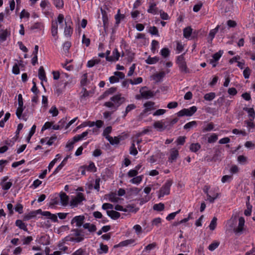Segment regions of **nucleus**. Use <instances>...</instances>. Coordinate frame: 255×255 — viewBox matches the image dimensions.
Instances as JSON below:
<instances>
[{
  "label": "nucleus",
  "mask_w": 255,
  "mask_h": 255,
  "mask_svg": "<svg viewBox=\"0 0 255 255\" xmlns=\"http://www.w3.org/2000/svg\"><path fill=\"white\" fill-rule=\"evenodd\" d=\"M142 82V78L141 77H138L134 79L133 80L130 79L129 82L132 85H136L141 83Z\"/></svg>",
  "instance_id": "obj_55"
},
{
  "label": "nucleus",
  "mask_w": 255,
  "mask_h": 255,
  "mask_svg": "<svg viewBox=\"0 0 255 255\" xmlns=\"http://www.w3.org/2000/svg\"><path fill=\"white\" fill-rule=\"evenodd\" d=\"M181 210H179L178 211L175 212H173V213H171L170 214H169L166 217V220H168V221H170L171 220H173L175 216L178 214L180 212Z\"/></svg>",
  "instance_id": "obj_59"
},
{
  "label": "nucleus",
  "mask_w": 255,
  "mask_h": 255,
  "mask_svg": "<svg viewBox=\"0 0 255 255\" xmlns=\"http://www.w3.org/2000/svg\"><path fill=\"white\" fill-rule=\"evenodd\" d=\"M90 39L86 38L85 34H83L82 37V43L85 44L87 47H88L90 44Z\"/></svg>",
  "instance_id": "obj_62"
},
{
  "label": "nucleus",
  "mask_w": 255,
  "mask_h": 255,
  "mask_svg": "<svg viewBox=\"0 0 255 255\" xmlns=\"http://www.w3.org/2000/svg\"><path fill=\"white\" fill-rule=\"evenodd\" d=\"M106 138L112 145L118 144L120 142L119 138L116 136L114 137V138H113V137L111 136H106Z\"/></svg>",
  "instance_id": "obj_24"
},
{
  "label": "nucleus",
  "mask_w": 255,
  "mask_h": 255,
  "mask_svg": "<svg viewBox=\"0 0 255 255\" xmlns=\"http://www.w3.org/2000/svg\"><path fill=\"white\" fill-rule=\"evenodd\" d=\"M219 28V26L218 25L215 28L213 29L210 30L209 34V37L211 38V41H212L213 38H214L216 34L218 31Z\"/></svg>",
  "instance_id": "obj_40"
},
{
  "label": "nucleus",
  "mask_w": 255,
  "mask_h": 255,
  "mask_svg": "<svg viewBox=\"0 0 255 255\" xmlns=\"http://www.w3.org/2000/svg\"><path fill=\"white\" fill-rule=\"evenodd\" d=\"M85 167L89 171L95 172L97 171V168L93 162H91L88 166H82L80 168H84Z\"/></svg>",
  "instance_id": "obj_30"
},
{
  "label": "nucleus",
  "mask_w": 255,
  "mask_h": 255,
  "mask_svg": "<svg viewBox=\"0 0 255 255\" xmlns=\"http://www.w3.org/2000/svg\"><path fill=\"white\" fill-rule=\"evenodd\" d=\"M117 91V88L111 87L106 90L102 95L99 97V100H101L105 99L106 97L110 95H112Z\"/></svg>",
  "instance_id": "obj_11"
},
{
  "label": "nucleus",
  "mask_w": 255,
  "mask_h": 255,
  "mask_svg": "<svg viewBox=\"0 0 255 255\" xmlns=\"http://www.w3.org/2000/svg\"><path fill=\"white\" fill-rule=\"evenodd\" d=\"M49 113L52 114L53 117H56L58 115L59 112L55 106H52L49 110Z\"/></svg>",
  "instance_id": "obj_58"
},
{
  "label": "nucleus",
  "mask_w": 255,
  "mask_h": 255,
  "mask_svg": "<svg viewBox=\"0 0 255 255\" xmlns=\"http://www.w3.org/2000/svg\"><path fill=\"white\" fill-rule=\"evenodd\" d=\"M135 242L134 239H129L120 242L119 244L116 245L114 246V248H117L120 247H125L129 245L132 244Z\"/></svg>",
  "instance_id": "obj_15"
},
{
  "label": "nucleus",
  "mask_w": 255,
  "mask_h": 255,
  "mask_svg": "<svg viewBox=\"0 0 255 255\" xmlns=\"http://www.w3.org/2000/svg\"><path fill=\"white\" fill-rule=\"evenodd\" d=\"M245 225V219L243 217H241L239 219V225L238 226L234 229V233L238 235H240L242 234L244 226Z\"/></svg>",
  "instance_id": "obj_6"
},
{
  "label": "nucleus",
  "mask_w": 255,
  "mask_h": 255,
  "mask_svg": "<svg viewBox=\"0 0 255 255\" xmlns=\"http://www.w3.org/2000/svg\"><path fill=\"white\" fill-rule=\"evenodd\" d=\"M23 110L24 109H23V106L19 107L18 106V107L17 108L16 111V115L18 119H20V118L21 117Z\"/></svg>",
  "instance_id": "obj_60"
},
{
  "label": "nucleus",
  "mask_w": 255,
  "mask_h": 255,
  "mask_svg": "<svg viewBox=\"0 0 255 255\" xmlns=\"http://www.w3.org/2000/svg\"><path fill=\"white\" fill-rule=\"evenodd\" d=\"M71 157L70 155H67L66 157L64 158L62 162L57 167V168L53 171L52 175H55L57 174L62 168V167L66 164L67 163L68 159Z\"/></svg>",
  "instance_id": "obj_12"
},
{
  "label": "nucleus",
  "mask_w": 255,
  "mask_h": 255,
  "mask_svg": "<svg viewBox=\"0 0 255 255\" xmlns=\"http://www.w3.org/2000/svg\"><path fill=\"white\" fill-rule=\"evenodd\" d=\"M153 126L155 128L159 129L160 131L164 130L167 127L166 122L162 123L160 121H157L154 122Z\"/></svg>",
  "instance_id": "obj_13"
},
{
  "label": "nucleus",
  "mask_w": 255,
  "mask_h": 255,
  "mask_svg": "<svg viewBox=\"0 0 255 255\" xmlns=\"http://www.w3.org/2000/svg\"><path fill=\"white\" fill-rule=\"evenodd\" d=\"M71 232L73 233L72 235L75 236V237H76V238L82 237L83 238V240L84 239L85 235H81V234L80 233L81 231L80 230H79L78 229H72L71 230Z\"/></svg>",
  "instance_id": "obj_38"
},
{
  "label": "nucleus",
  "mask_w": 255,
  "mask_h": 255,
  "mask_svg": "<svg viewBox=\"0 0 255 255\" xmlns=\"http://www.w3.org/2000/svg\"><path fill=\"white\" fill-rule=\"evenodd\" d=\"M217 135L215 133H213L208 137V142L209 143H214L216 142L217 140Z\"/></svg>",
  "instance_id": "obj_51"
},
{
  "label": "nucleus",
  "mask_w": 255,
  "mask_h": 255,
  "mask_svg": "<svg viewBox=\"0 0 255 255\" xmlns=\"http://www.w3.org/2000/svg\"><path fill=\"white\" fill-rule=\"evenodd\" d=\"M178 156V150L177 149H175V148L171 149L170 151V155L168 158V161H169L171 163H172L173 161L176 160Z\"/></svg>",
  "instance_id": "obj_9"
},
{
  "label": "nucleus",
  "mask_w": 255,
  "mask_h": 255,
  "mask_svg": "<svg viewBox=\"0 0 255 255\" xmlns=\"http://www.w3.org/2000/svg\"><path fill=\"white\" fill-rule=\"evenodd\" d=\"M159 60V57L155 56L151 57L149 56L147 59L145 60V62L148 64H153L156 63Z\"/></svg>",
  "instance_id": "obj_28"
},
{
  "label": "nucleus",
  "mask_w": 255,
  "mask_h": 255,
  "mask_svg": "<svg viewBox=\"0 0 255 255\" xmlns=\"http://www.w3.org/2000/svg\"><path fill=\"white\" fill-rule=\"evenodd\" d=\"M138 174V172L136 171V170L135 169H132L130 170L128 173V175L129 177H134L136 176Z\"/></svg>",
  "instance_id": "obj_64"
},
{
  "label": "nucleus",
  "mask_w": 255,
  "mask_h": 255,
  "mask_svg": "<svg viewBox=\"0 0 255 255\" xmlns=\"http://www.w3.org/2000/svg\"><path fill=\"white\" fill-rule=\"evenodd\" d=\"M65 123V120L64 119H63L61 121H60L59 122V123L61 125H53V126H52V129H55V130H58V129H61L64 127Z\"/></svg>",
  "instance_id": "obj_33"
},
{
  "label": "nucleus",
  "mask_w": 255,
  "mask_h": 255,
  "mask_svg": "<svg viewBox=\"0 0 255 255\" xmlns=\"http://www.w3.org/2000/svg\"><path fill=\"white\" fill-rule=\"evenodd\" d=\"M172 183V181L171 179H168L166 181L159 191L158 196L159 198L163 197L165 195H167L170 194V187Z\"/></svg>",
  "instance_id": "obj_3"
},
{
  "label": "nucleus",
  "mask_w": 255,
  "mask_h": 255,
  "mask_svg": "<svg viewBox=\"0 0 255 255\" xmlns=\"http://www.w3.org/2000/svg\"><path fill=\"white\" fill-rule=\"evenodd\" d=\"M36 216L35 213L34 212V211H31L29 212L27 215H25L23 219L25 221H28L32 218H33Z\"/></svg>",
  "instance_id": "obj_42"
},
{
  "label": "nucleus",
  "mask_w": 255,
  "mask_h": 255,
  "mask_svg": "<svg viewBox=\"0 0 255 255\" xmlns=\"http://www.w3.org/2000/svg\"><path fill=\"white\" fill-rule=\"evenodd\" d=\"M43 216L47 217L49 219H51L53 222H58L57 216L56 214H52L49 211H44Z\"/></svg>",
  "instance_id": "obj_16"
},
{
  "label": "nucleus",
  "mask_w": 255,
  "mask_h": 255,
  "mask_svg": "<svg viewBox=\"0 0 255 255\" xmlns=\"http://www.w3.org/2000/svg\"><path fill=\"white\" fill-rule=\"evenodd\" d=\"M217 219L215 217H214L212 219V220L209 225V227L211 230L213 231L215 229L216 226H217Z\"/></svg>",
  "instance_id": "obj_41"
},
{
  "label": "nucleus",
  "mask_w": 255,
  "mask_h": 255,
  "mask_svg": "<svg viewBox=\"0 0 255 255\" xmlns=\"http://www.w3.org/2000/svg\"><path fill=\"white\" fill-rule=\"evenodd\" d=\"M251 70L248 67H246L243 71V75L245 79H248L251 75Z\"/></svg>",
  "instance_id": "obj_56"
},
{
  "label": "nucleus",
  "mask_w": 255,
  "mask_h": 255,
  "mask_svg": "<svg viewBox=\"0 0 255 255\" xmlns=\"http://www.w3.org/2000/svg\"><path fill=\"white\" fill-rule=\"evenodd\" d=\"M159 42L157 40H153L152 41L151 50L153 53H155L156 49V46H157Z\"/></svg>",
  "instance_id": "obj_57"
},
{
  "label": "nucleus",
  "mask_w": 255,
  "mask_h": 255,
  "mask_svg": "<svg viewBox=\"0 0 255 255\" xmlns=\"http://www.w3.org/2000/svg\"><path fill=\"white\" fill-rule=\"evenodd\" d=\"M186 137L185 136H179L176 142L177 145H183L185 142Z\"/></svg>",
  "instance_id": "obj_52"
},
{
  "label": "nucleus",
  "mask_w": 255,
  "mask_h": 255,
  "mask_svg": "<svg viewBox=\"0 0 255 255\" xmlns=\"http://www.w3.org/2000/svg\"><path fill=\"white\" fill-rule=\"evenodd\" d=\"M243 110L248 112L250 119H254L255 117V112L254 109L253 108H248L245 107L243 108Z\"/></svg>",
  "instance_id": "obj_27"
},
{
  "label": "nucleus",
  "mask_w": 255,
  "mask_h": 255,
  "mask_svg": "<svg viewBox=\"0 0 255 255\" xmlns=\"http://www.w3.org/2000/svg\"><path fill=\"white\" fill-rule=\"evenodd\" d=\"M83 227L84 229H88L90 232H94L97 230L96 226L95 225L89 223L83 224Z\"/></svg>",
  "instance_id": "obj_18"
},
{
  "label": "nucleus",
  "mask_w": 255,
  "mask_h": 255,
  "mask_svg": "<svg viewBox=\"0 0 255 255\" xmlns=\"http://www.w3.org/2000/svg\"><path fill=\"white\" fill-rule=\"evenodd\" d=\"M119 198L117 197L115 193H111L109 194V200L112 202H118Z\"/></svg>",
  "instance_id": "obj_45"
},
{
  "label": "nucleus",
  "mask_w": 255,
  "mask_h": 255,
  "mask_svg": "<svg viewBox=\"0 0 255 255\" xmlns=\"http://www.w3.org/2000/svg\"><path fill=\"white\" fill-rule=\"evenodd\" d=\"M10 116V114L9 113H6L5 114L4 118L0 121V127H1V128L4 127L5 122H6L9 119Z\"/></svg>",
  "instance_id": "obj_44"
},
{
  "label": "nucleus",
  "mask_w": 255,
  "mask_h": 255,
  "mask_svg": "<svg viewBox=\"0 0 255 255\" xmlns=\"http://www.w3.org/2000/svg\"><path fill=\"white\" fill-rule=\"evenodd\" d=\"M15 225L19 229L23 230L25 231L28 232V230L26 224L20 220H17L15 222Z\"/></svg>",
  "instance_id": "obj_23"
},
{
  "label": "nucleus",
  "mask_w": 255,
  "mask_h": 255,
  "mask_svg": "<svg viewBox=\"0 0 255 255\" xmlns=\"http://www.w3.org/2000/svg\"><path fill=\"white\" fill-rule=\"evenodd\" d=\"M87 77H88V76H87V73L84 74L82 76V79H81V81H80V83H81V86H85L86 85L87 81Z\"/></svg>",
  "instance_id": "obj_63"
},
{
  "label": "nucleus",
  "mask_w": 255,
  "mask_h": 255,
  "mask_svg": "<svg viewBox=\"0 0 255 255\" xmlns=\"http://www.w3.org/2000/svg\"><path fill=\"white\" fill-rule=\"evenodd\" d=\"M51 33L54 37L56 36L58 33V25L57 22L56 21L52 22Z\"/></svg>",
  "instance_id": "obj_20"
},
{
  "label": "nucleus",
  "mask_w": 255,
  "mask_h": 255,
  "mask_svg": "<svg viewBox=\"0 0 255 255\" xmlns=\"http://www.w3.org/2000/svg\"><path fill=\"white\" fill-rule=\"evenodd\" d=\"M156 245H156V243H153L152 244H150L145 247L144 251H150L151 250L155 248L156 247Z\"/></svg>",
  "instance_id": "obj_61"
},
{
  "label": "nucleus",
  "mask_w": 255,
  "mask_h": 255,
  "mask_svg": "<svg viewBox=\"0 0 255 255\" xmlns=\"http://www.w3.org/2000/svg\"><path fill=\"white\" fill-rule=\"evenodd\" d=\"M215 93L214 92H211L209 93L206 94L204 96V98L206 101H211L213 100L215 98Z\"/></svg>",
  "instance_id": "obj_32"
},
{
  "label": "nucleus",
  "mask_w": 255,
  "mask_h": 255,
  "mask_svg": "<svg viewBox=\"0 0 255 255\" xmlns=\"http://www.w3.org/2000/svg\"><path fill=\"white\" fill-rule=\"evenodd\" d=\"M161 55L164 58L169 56L170 54V50L167 48H163L161 50Z\"/></svg>",
  "instance_id": "obj_48"
},
{
  "label": "nucleus",
  "mask_w": 255,
  "mask_h": 255,
  "mask_svg": "<svg viewBox=\"0 0 255 255\" xmlns=\"http://www.w3.org/2000/svg\"><path fill=\"white\" fill-rule=\"evenodd\" d=\"M100 62V59H92L88 61L87 66L89 68H91L96 64L99 63Z\"/></svg>",
  "instance_id": "obj_39"
},
{
  "label": "nucleus",
  "mask_w": 255,
  "mask_h": 255,
  "mask_svg": "<svg viewBox=\"0 0 255 255\" xmlns=\"http://www.w3.org/2000/svg\"><path fill=\"white\" fill-rule=\"evenodd\" d=\"M149 32L152 35H155L159 36L158 30L156 27L153 26L150 27L149 29Z\"/></svg>",
  "instance_id": "obj_46"
},
{
  "label": "nucleus",
  "mask_w": 255,
  "mask_h": 255,
  "mask_svg": "<svg viewBox=\"0 0 255 255\" xmlns=\"http://www.w3.org/2000/svg\"><path fill=\"white\" fill-rule=\"evenodd\" d=\"M156 4L154 3H151L147 10V12L149 13L155 14L157 12V9L155 7Z\"/></svg>",
  "instance_id": "obj_37"
},
{
  "label": "nucleus",
  "mask_w": 255,
  "mask_h": 255,
  "mask_svg": "<svg viewBox=\"0 0 255 255\" xmlns=\"http://www.w3.org/2000/svg\"><path fill=\"white\" fill-rule=\"evenodd\" d=\"M143 175L133 177L130 180V182L133 184H138L142 181Z\"/></svg>",
  "instance_id": "obj_36"
},
{
  "label": "nucleus",
  "mask_w": 255,
  "mask_h": 255,
  "mask_svg": "<svg viewBox=\"0 0 255 255\" xmlns=\"http://www.w3.org/2000/svg\"><path fill=\"white\" fill-rule=\"evenodd\" d=\"M84 220L85 217L84 216H77L72 219L71 223L73 224L76 223V226L80 227L83 224Z\"/></svg>",
  "instance_id": "obj_7"
},
{
  "label": "nucleus",
  "mask_w": 255,
  "mask_h": 255,
  "mask_svg": "<svg viewBox=\"0 0 255 255\" xmlns=\"http://www.w3.org/2000/svg\"><path fill=\"white\" fill-rule=\"evenodd\" d=\"M86 200L83 193H78L76 196L73 198L70 202V205L72 207H77L79 204H81L82 201Z\"/></svg>",
  "instance_id": "obj_4"
},
{
  "label": "nucleus",
  "mask_w": 255,
  "mask_h": 255,
  "mask_svg": "<svg viewBox=\"0 0 255 255\" xmlns=\"http://www.w3.org/2000/svg\"><path fill=\"white\" fill-rule=\"evenodd\" d=\"M223 53V51L222 50H220L219 52H216V53L213 55V59L218 61L220 58V57L222 56Z\"/></svg>",
  "instance_id": "obj_53"
},
{
  "label": "nucleus",
  "mask_w": 255,
  "mask_h": 255,
  "mask_svg": "<svg viewBox=\"0 0 255 255\" xmlns=\"http://www.w3.org/2000/svg\"><path fill=\"white\" fill-rule=\"evenodd\" d=\"M154 105V103L151 102V101H148V102H146L144 104V107L145 108L143 111V113H145L147 112L148 111H150L151 109V108Z\"/></svg>",
  "instance_id": "obj_29"
},
{
  "label": "nucleus",
  "mask_w": 255,
  "mask_h": 255,
  "mask_svg": "<svg viewBox=\"0 0 255 255\" xmlns=\"http://www.w3.org/2000/svg\"><path fill=\"white\" fill-rule=\"evenodd\" d=\"M146 88V87H144L141 88V89L140 90V93L141 96L146 99L153 97L154 96L153 92L149 90H144V89Z\"/></svg>",
  "instance_id": "obj_8"
},
{
  "label": "nucleus",
  "mask_w": 255,
  "mask_h": 255,
  "mask_svg": "<svg viewBox=\"0 0 255 255\" xmlns=\"http://www.w3.org/2000/svg\"><path fill=\"white\" fill-rule=\"evenodd\" d=\"M254 119H250L249 120L245 121L244 122L247 125L249 130L255 128V124L253 122Z\"/></svg>",
  "instance_id": "obj_34"
},
{
  "label": "nucleus",
  "mask_w": 255,
  "mask_h": 255,
  "mask_svg": "<svg viewBox=\"0 0 255 255\" xmlns=\"http://www.w3.org/2000/svg\"><path fill=\"white\" fill-rule=\"evenodd\" d=\"M129 153L130 154L133 155H136L138 153L133 142L132 143L130 147Z\"/></svg>",
  "instance_id": "obj_50"
},
{
  "label": "nucleus",
  "mask_w": 255,
  "mask_h": 255,
  "mask_svg": "<svg viewBox=\"0 0 255 255\" xmlns=\"http://www.w3.org/2000/svg\"><path fill=\"white\" fill-rule=\"evenodd\" d=\"M107 215L112 219L116 220L120 217L121 214L119 212L114 210L107 211Z\"/></svg>",
  "instance_id": "obj_17"
},
{
  "label": "nucleus",
  "mask_w": 255,
  "mask_h": 255,
  "mask_svg": "<svg viewBox=\"0 0 255 255\" xmlns=\"http://www.w3.org/2000/svg\"><path fill=\"white\" fill-rule=\"evenodd\" d=\"M111 101L106 102L104 103V106L108 108H112L114 109V111L118 110V108L126 102V98L122 97L121 94L114 95L110 98Z\"/></svg>",
  "instance_id": "obj_1"
},
{
  "label": "nucleus",
  "mask_w": 255,
  "mask_h": 255,
  "mask_svg": "<svg viewBox=\"0 0 255 255\" xmlns=\"http://www.w3.org/2000/svg\"><path fill=\"white\" fill-rule=\"evenodd\" d=\"M184 54H181L177 56L176 63L178 65L179 70L182 73H189L190 70L187 67L186 62L184 57Z\"/></svg>",
  "instance_id": "obj_2"
},
{
  "label": "nucleus",
  "mask_w": 255,
  "mask_h": 255,
  "mask_svg": "<svg viewBox=\"0 0 255 255\" xmlns=\"http://www.w3.org/2000/svg\"><path fill=\"white\" fill-rule=\"evenodd\" d=\"M115 19L116 21V24H118L120 23L121 19L125 17L124 14H120V10L118 9L117 14L115 15Z\"/></svg>",
  "instance_id": "obj_43"
},
{
  "label": "nucleus",
  "mask_w": 255,
  "mask_h": 255,
  "mask_svg": "<svg viewBox=\"0 0 255 255\" xmlns=\"http://www.w3.org/2000/svg\"><path fill=\"white\" fill-rule=\"evenodd\" d=\"M136 108V106L134 104H131L128 105L126 108L125 111L124 112L123 117L125 118L129 112L135 109Z\"/></svg>",
  "instance_id": "obj_22"
},
{
  "label": "nucleus",
  "mask_w": 255,
  "mask_h": 255,
  "mask_svg": "<svg viewBox=\"0 0 255 255\" xmlns=\"http://www.w3.org/2000/svg\"><path fill=\"white\" fill-rule=\"evenodd\" d=\"M201 145L199 143H193L191 144L190 145L189 149L192 152H196L201 148Z\"/></svg>",
  "instance_id": "obj_25"
},
{
  "label": "nucleus",
  "mask_w": 255,
  "mask_h": 255,
  "mask_svg": "<svg viewBox=\"0 0 255 255\" xmlns=\"http://www.w3.org/2000/svg\"><path fill=\"white\" fill-rule=\"evenodd\" d=\"M82 94L81 96V99H85L89 96L90 92L88 91L85 88H83L81 92Z\"/></svg>",
  "instance_id": "obj_54"
},
{
  "label": "nucleus",
  "mask_w": 255,
  "mask_h": 255,
  "mask_svg": "<svg viewBox=\"0 0 255 255\" xmlns=\"http://www.w3.org/2000/svg\"><path fill=\"white\" fill-rule=\"evenodd\" d=\"M164 209V205L162 203L154 204L153 206V209L157 211H163Z\"/></svg>",
  "instance_id": "obj_35"
},
{
  "label": "nucleus",
  "mask_w": 255,
  "mask_h": 255,
  "mask_svg": "<svg viewBox=\"0 0 255 255\" xmlns=\"http://www.w3.org/2000/svg\"><path fill=\"white\" fill-rule=\"evenodd\" d=\"M133 207H131L130 205L127 206L126 208H124L123 207L120 205H117L115 207V209L117 211H121L124 212H136L138 209L135 211L133 210Z\"/></svg>",
  "instance_id": "obj_10"
},
{
  "label": "nucleus",
  "mask_w": 255,
  "mask_h": 255,
  "mask_svg": "<svg viewBox=\"0 0 255 255\" xmlns=\"http://www.w3.org/2000/svg\"><path fill=\"white\" fill-rule=\"evenodd\" d=\"M54 4L57 8H62L64 6L63 0H53Z\"/></svg>",
  "instance_id": "obj_47"
},
{
  "label": "nucleus",
  "mask_w": 255,
  "mask_h": 255,
  "mask_svg": "<svg viewBox=\"0 0 255 255\" xmlns=\"http://www.w3.org/2000/svg\"><path fill=\"white\" fill-rule=\"evenodd\" d=\"M192 32V29L191 27L188 26L183 29V35L185 38L189 37Z\"/></svg>",
  "instance_id": "obj_31"
},
{
  "label": "nucleus",
  "mask_w": 255,
  "mask_h": 255,
  "mask_svg": "<svg viewBox=\"0 0 255 255\" xmlns=\"http://www.w3.org/2000/svg\"><path fill=\"white\" fill-rule=\"evenodd\" d=\"M38 77L41 81H46L45 72L42 66L40 67L38 70Z\"/></svg>",
  "instance_id": "obj_19"
},
{
  "label": "nucleus",
  "mask_w": 255,
  "mask_h": 255,
  "mask_svg": "<svg viewBox=\"0 0 255 255\" xmlns=\"http://www.w3.org/2000/svg\"><path fill=\"white\" fill-rule=\"evenodd\" d=\"M60 201L62 205L65 206L68 205L69 202V197L64 192H61L60 193Z\"/></svg>",
  "instance_id": "obj_14"
},
{
  "label": "nucleus",
  "mask_w": 255,
  "mask_h": 255,
  "mask_svg": "<svg viewBox=\"0 0 255 255\" xmlns=\"http://www.w3.org/2000/svg\"><path fill=\"white\" fill-rule=\"evenodd\" d=\"M219 242H214L209 246L208 249L211 251H213L219 246Z\"/></svg>",
  "instance_id": "obj_49"
},
{
  "label": "nucleus",
  "mask_w": 255,
  "mask_h": 255,
  "mask_svg": "<svg viewBox=\"0 0 255 255\" xmlns=\"http://www.w3.org/2000/svg\"><path fill=\"white\" fill-rule=\"evenodd\" d=\"M108 250L109 248L107 245L101 243L100 245V248L97 250V253L99 255H101L103 253H107L108 252Z\"/></svg>",
  "instance_id": "obj_21"
},
{
  "label": "nucleus",
  "mask_w": 255,
  "mask_h": 255,
  "mask_svg": "<svg viewBox=\"0 0 255 255\" xmlns=\"http://www.w3.org/2000/svg\"><path fill=\"white\" fill-rule=\"evenodd\" d=\"M197 109L196 106H192L189 109H182L178 112L177 115L178 117H182L184 116H191L197 111Z\"/></svg>",
  "instance_id": "obj_5"
},
{
  "label": "nucleus",
  "mask_w": 255,
  "mask_h": 255,
  "mask_svg": "<svg viewBox=\"0 0 255 255\" xmlns=\"http://www.w3.org/2000/svg\"><path fill=\"white\" fill-rule=\"evenodd\" d=\"M66 26L64 29V34L66 36H70L73 33V29L71 26L68 25V22H65Z\"/></svg>",
  "instance_id": "obj_26"
}]
</instances>
